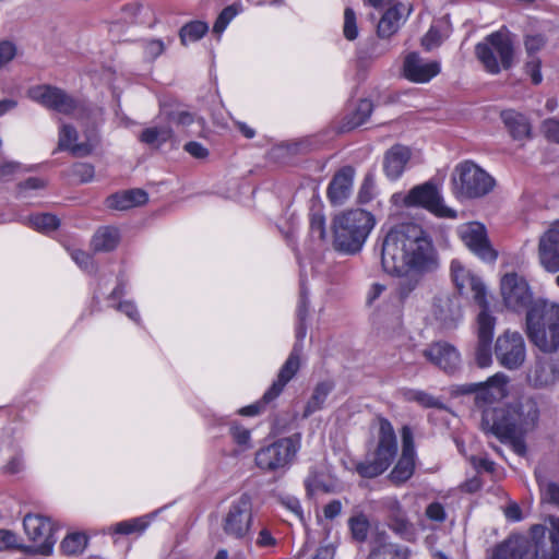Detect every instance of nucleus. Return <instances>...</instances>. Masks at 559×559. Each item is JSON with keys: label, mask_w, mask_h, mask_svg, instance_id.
Instances as JSON below:
<instances>
[{"label": "nucleus", "mask_w": 559, "mask_h": 559, "mask_svg": "<svg viewBox=\"0 0 559 559\" xmlns=\"http://www.w3.org/2000/svg\"><path fill=\"white\" fill-rule=\"evenodd\" d=\"M526 334L544 353L559 348V305L536 300L526 313Z\"/></svg>", "instance_id": "4"}, {"label": "nucleus", "mask_w": 559, "mask_h": 559, "mask_svg": "<svg viewBox=\"0 0 559 559\" xmlns=\"http://www.w3.org/2000/svg\"><path fill=\"white\" fill-rule=\"evenodd\" d=\"M401 4L389 8L380 19L377 27L378 36L388 38L395 34L401 25L406 21L407 16H402L400 11Z\"/></svg>", "instance_id": "32"}, {"label": "nucleus", "mask_w": 559, "mask_h": 559, "mask_svg": "<svg viewBox=\"0 0 559 559\" xmlns=\"http://www.w3.org/2000/svg\"><path fill=\"white\" fill-rule=\"evenodd\" d=\"M23 526L35 552L49 555L57 542L51 521L41 515L27 514L23 520Z\"/></svg>", "instance_id": "13"}, {"label": "nucleus", "mask_w": 559, "mask_h": 559, "mask_svg": "<svg viewBox=\"0 0 559 559\" xmlns=\"http://www.w3.org/2000/svg\"><path fill=\"white\" fill-rule=\"evenodd\" d=\"M310 231L312 237L324 240L326 237L325 217L321 213H313L310 218Z\"/></svg>", "instance_id": "54"}, {"label": "nucleus", "mask_w": 559, "mask_h": 559, "mask_svg": "<svg viewBox=\"0 0 559 559\" xmlns=\"http://www.w3.org/2000/svg\"><path fill=\"white\" fill-rule=\"evenodd\" d=\"M28 96L40 105L63 115H73L83 109V104L68 95L61 88L50 85H38L29 88Z\"/></svg>", "instance_id": "12"}, {"label": "nucleus", "mask_w": 559, "mask_h": 559, "mask_svg": "<svg viewBox=\"0 0 559 559\" xmlns=\"http://www.w3.org/2000/svg\"><path fill=\"white\" fill-rule=\"evenodd\" d=\"M343 33L348 40H354L358 36L356 14L352 8H346L344 11Z\"/></svg>", "instance_id": "49"}, {"label": "nucleus", "mask_w": 559, "mask_h": 559, "mask_svg": "<svg viewBox=\"0 0 559 559\" xmlns=\"http://www.w3.org/2000/svg\"><path fill=\"white\" fill-rule=\"evenodd\" d=\"M147 526V523L142 519H133L130 521H122L115 525V533L117 534H131L134 532H143Z\"/></svg>", "instance_id": "51"}, {"label": "nucleus", "mask_w": 559, "mask_h": 559, "mask_svg": "<svg viewBox=\"0 0 559 559\" xmlns=\"http://www.w3.org/2000/svg\"><path fill=\"white\" fill-rule=\"evenodd\" d=\"M372 192L373 180L371 177L367 176L358 191V201L360 203H368L372 199Z\"/></svg>", "instance_id": "62"}, {"label": "nucleus", "mask_w": 559, "mask_h": 559, "mask_svg": "<svg viewBox=\"0 0 559 559\" xmlns=\"http://www.w3.org/2000/svg\"><path fill=\"white\" fill-rule=\"evenodd\" d=\"M401 396L406 402H415L426 408H444V404L440 399L423 390L405 388L401 390Z\"/></svg>", "instance_id": "37"}, {"label": "nucleus", "mask_w": 559, "mask_h": 559, "mask_svg": "<svg viewBox=\"0 0 559 559\" xmlns=\"http://www.w3.org/2000/svg\"><path fill=\"white\" fill-rule=\"evenodd\" d=\"M526 552L525 542L518 536H509L488 550L489 559H523Z\"/></svg>", "instance_id": "28"}, {"label": "nucleus", "mask_w": 559, "mask_h": 559, "mask_svg": "<svg viewBox=\"0 0 559 559\" xmlns=\"http://www.w3.org/2000/svg\"><path fill=\"white\" fill-rule=\"evenodd\" d=\"M185 151L195 158H205L209 155V151L201 143L191 141L185 144Z\"/></svg>", "instance_id": "63"}, {"label": "nucleus", "mask_w": 559, "mask_h": 559, "mask_svg": "<svg viewBox=\"0 0 559 559\" xmlns=\"http://www.w3.org/2000/svg\"><path fill=\"white\" fill-rule=\"evenodd\" d=\"M374 224L373 215L361 209L340 213L332 224L334 248L347 254L359 252Z\"/></svg>", "instance_id": "3"}, {"label": "nucleus", "mask_w": 559, "mask_h": 559, "mask_svg": "<svg viewBox=\"0 0 559 559\" xmlns=\"http://www.w3.org/2000/svg\"><path fill=\"white\" fill-rule=\"evenodd\" d=\"M21 169V164L7 162L0 165V179L9 180Z\"/></svg>", "instance_id": "64"}, {"label": "nucleus", "mask_w": 559, "mask_h": 559, "mask_svg": "<svg viewBox=\"0 0 559 559\" xmlns=\"http://www.w3.org/2000/svg\"><path fill=\"white\" fill-rule=\"evenodd\" d=\"M373 110V105L369 99H360L353 110H350L343 121L342 129L348 131L360 127L370 117Z\"/></svg>", "instance_id": "34"}, {"label": "nucleus", "mask_w": 559, "mask_h": 559, "mask_svg": "<svg viewBox=\"0 0 559 559\" xmlns=\"http://www.w3.org/2000/svg\"><path fill=\"white\" fill-rule=\"evenodd\" d=\"M354 168L345 166L332 178L328 187V198L334 205H342L352 194Z\"/></svg>", "instance_id": "24"}, {"label": "nucleus", "mask_w": 559, "mask_h": 559, "mask_svg": "<svg viewBox=\"0 0 559 559\" xmlns=\"http://www.w3.org/2000/svg\"><path fill=\"white\" fill-rule=\"evenodd\" d=\"M166 118L169 122L175 123L177 126H190L194 121V116L182 109H174V110H167L163 109Z\"/></svg>", "instance_id": "50"}, {"label": "nucleus", "mask_w": 559, "mask_h": 559, "mask_svg": "<svg viewBox=\"0 0 559 559\" xmlns=\"http://www.w3.org/2000/svg\"><path fill=\"white\" fill-rule=\"evenodd\" d=\"M500 289L506 307L521 311L532 304V293L524 277L508 273L501 278Z\"/></svg>", "instance_id": "15"}, {"label": "nucleus", "mask_w": 559, "mask_h": 559, "mask_svg": "<svg viewBox=\"0 0 559 559\" xmlns=\"http://www.w3.org/2000/svg\"><path fill=\"white\" fill-rule=\"evenodd\" d=\"M386 509L389 511V527L401 537L408 538L412 535L413 525L408 521L400 501L389 499L386 501Z\"/></svg>", "instance_id": "29"}, {"label": "nucleus", "mask_w": 559, "mask_h": 559, "mask_svg": "<svg viewBox=\"0 0 559 559\" xmlns=\"http://www.w3.org/2000/svg\"><path fill=\"white\" fill-rule=\"evenodd\" d=\"M406 206H420L441 218H456L455 210L444 204L441 191L432 181L415 186L404 198Z\"/></svg>", "instance_id": "10"}, {"label": "nucleus", "mask_w": 559, "mask_h": 559, "mask_svg": "<svg viewBox=\"0 0 559 559\" xmlns=\"http://www.w3.org/2000/svg\"><path fill=\"white\" fill-rule=\"evenodd\" d=\"M539 407L535 399L522 396L502 407L485 406L480 428L503 443H511L519 454L525 453L524 438L538 424Z\"/></svg>", "instance_id": "2"}, {"label": "nucleus", "mask_w": 559, "mask_h": 559, "mask_svg": "<svg viewBox=\"0 0 559 559\" xmlns=\"http://www.w3.org/2000/svg\"><path fill=\"white\" fill-rule=\"evenodd\" d=\"M496 187L495 178L473 160L459 163L451 175V191L459 201L488 195Z\"/></svg>", "instance_id": "5"}, {"label": "nucleus", "mask_w": 559, "mask_h": 559, "mask_svg": "<svg viewBox=\"0 0 559 559\" xmlns=\"http://www.w3.org/2000/svg\"><path fill=\"white\" fill-rule=\"evenodd\" d=\"M238 13L239 10L236 4H230L224 8L213 25V33L219 37Z\"/></svg>", "instance_id": "45"}, {"label": "nucleus", "mask_w": 559, "mask_h": 559, "mask_svg": "<svg viewBox=\"0 0 559 559\" xmlns=\"http://www.w3.org/2000/svg\"><path fill=\"white\" fill-rule=\"evenodd\" d=\"M501 119L514 140L530 136L531 124L524 115L514 110H504L501 112Z\"/></svg>", "instance_id": "31"}, {"label": "nucleus", "mask_w": 559, "mask_h": 559, "mask_svg": "<svg viewBox=\"0 0 559 559\" xmlns=\"http://www.w3.org/2000/svg\"><path fill=\"white\" fill-rule=\"evenodd\" d=\"M171 43L168 40L165 43L162 39H145L140 43L142 59L146 62H152L164 53L167 46Z\"/></svg>", "instance_id": "41"}, {"label": "nucleus", "mask_w": 559, "mask_h": 559, "mask_svg": "<svg viewBox=\"0 0 559 559\" xmlns=\"http://www.w3.org/2000/svg\"><path fill=\"white\" fill-rule=\"evenodd\" d=\"M545 136L559 144V120L555 118L546 119L542 124Z\"/></svg>", "instance_id": "57"}, {"label": "nucleus", "mask_w": 559, "mask_h": 559, "mask_svg": "<svg viewBox=\"0 0 559 559\" xmlns=\"http://www.w3.org/2000/svg\"><path fill=\"white\" fill-rule=\"evenodd\" d=\"M348 524L354 539L357 542H365L367 539L369 521L364 514L350 518Z\"/></svg>", "instance_id": "47"}, {"label": "nucleus", "mask_w": 559, "mask_h": 559, "mask_svg": "<svg viewBox=\"0 0 559 559\" xmlns=\"http://www.w3.org/2000/svg\"><path fill=\"white\" fill-rule=\"evenodd\" d=\"M546 44V39L544 36L537 35H527L524 40L525 50L531 58L528 61L530 70H539L540 62L535 58V55L540 51Z\"/></svg>", "instance_id": "42"}, {"label": "nucleus", "mask_w": 559, "mask_h": 559, "mask_svg": "<svg viewBox=\"0 0 559 559\" xmlns=\"http://www.w3.org/2000/svg\"><path fill=\"white\" fill-rule=\"evenodd\" d=\"M397 453L396 436L391 423L381 418L379 421V440L372 459L359 462L357 473L366 478H373L384 473Z\"/></svg>", "instance_id": "6"}, {"label": "nucleus", "mask_w": 559, "mask_h": 559, "mask_svg": "<svg viewBox=\"0 0 559 559\" xmlns=\"http://www.w3.org/2000/svg\"><path fill=\"white\" fill-rule=\"evenodd\" d=\"M508 378L503 373H496L486 382L469 383L461 386L464 394L476 393L478 406H485L507 395Z\"/></svg>", "instance_id": "16"}, {"label": "nucleus", "mask_w": 559, "mask_h": 559, "mask_svg": "<svg viewBox=\"0 0 559 559\" xmlns=\"http://www.w3.org/2000/svg\"><path fill=\"white\" fill-rule=\"evenodd\" d=\"M433 314L444 326H454L462 318L459 298L448 294H440L433 301Z\"/></svg>", "instance_id": "25"}, {"label": "nucleus", "mask_w": 559, "mask_h": 559, "mask_svg": "<svg viewBox=\"0 0 559 559\" xmlns=\"http://www.w3.org/2000/svg\"><path fill=\"white\" fill-rule=\"evenodd\" d=\"M15 55L16 46L12 41H0V68L7 66Z\"/></svg>", "instance_id": "58"}, {"label": "nucleus", "mask_w": 559, "mask_h": 559, "mask_svg": "<svg viewBox=\"0 0 559 559\" xmlns=\"http://www.w3.org/2000/svg\"><path fill=\"white\" fill-rule=\"evenodd\" d=\"M86 544L87 538L85 535L73 533L61 542V549L67 555H78L84 550Z\"/></svg>", "instance_id": "44"}, {"label": "nucleus", "mask_w": 559, "mask_h": 559, "mask_svg": "<svg viewBox=\"0 0 559 559\" xmlns=\"http://www.w3.org/2000/svg\"><path fill=\"white\" fill-rule=\"evenodd\" d=\"M438 72H400V78L412 83H428Z\"/></svg>", "instance_id": "60"}, {"label": "nucleus", "mask_w": 559, "mask_h": 559, "mask_svg": "<svg viewBox=\"0 0 559 559\" xmlns=\"http://www.w3.org/2000/svg\"><path fill=\"white\" fill-rule=\"evenodd\" d=\"M381 263L383 270L402 276L396 297L404 301L417 287L418 274L432 272L438 267V257L432 241L417 224H402L385 236Z\"/></svg>", "instance_id": "1"}, {"label": "nucleus", "mask_w": 559, "mask_h": 559, "mask_svg": "<svg viewBox=\"0 0 559 559\" xmlns=\"http://www.w3.org/2000/svg\"><path fill=\"white\" fill-rule=\"evenodd\" d=\"M493 354L503 368L508 370L521 368L526 359V346L522 334L506 330L497 337Z\"/></svg>", "instance_id": "11"}, {"label": "nucleus", "mask_w": 559, "mask_h": 559, "mask_svg": "<svg viewBox=\"0 0 559 559\" xmlns=\"http://www.w3.org/2000/svg\"><path fill=\"white\" fill-rule=\"evenodd\" d=\"M173 135V130L169 126H156L144 129L139 139L150 146L159 147L171 140Z\"/></svg>", "instance_id": "38"}, {"label": "nucleus", "mask_w": 559, "mask_h": 559, "mask_svg": "<svg viewBox=\"0 0 559 559\" xmlns=\"http://www.w3.org/2000/svg\"><path fill=\"white\" fill-rule=\"evenodd\" d=\"M301 447V435L294 433L261 448L255 453L257 466L265 472L285 471L294 462Z\"/></svg>", "instance_id": "7"}, {"label": "nucleus", "mask_w": 559, "mask_h": 559, "mask_svg": "<svg viewBox=\"0 0 559 559\" xmlns=\"http://www.w3.org/2000/svg\"><path fill=\"white\" fill-rule=\"evenodd\" d=\"M411 549L393 543L385 532L377 534L370 543L368 559H409Z\"/></svg>", "instance_id": "22"}, {"label": "nucleus", "mask_w": 559, "mask_h": 559, "mask_svg": "<svg viewBox=\"0 0 559 559\" xmlns=\"http://www.w3.org/2000/svg\"><path fill=\"white\" fill-rule=\"evenodd\" d=\"M300 346L296 344L287 360L282 366L277 379L264 393L265 401H274L284 390L285 385L295 377L300 367Z\"/></svg>", "instance_id": "23"}, {"label": "nucleus", "mask_w": 559, "mask_h": 559, "mask_svg": "<svg viewBox=\"0 0 559 559\" xmlns=\"http://www.w3.org/2000/svg\"><path fill=\"white\" fill-rule=\"evenodd\" d=\"M475 53L488 70H498L500 66L504 69L511 68L514 48L510 34L502 29L489 34L476 45Z\"/></svg>", "instance_id": "8"}, {"label": "nucleus", "mask_w": 559, "mask_h": 559, "mask_svg": "<svg viewBox=\"0 0 559 559\" xmlns=\"http://www.w3.org/2000/svg\"><path fill=\"white\" fill-rule=\"evenodd\" d=\"M402 435V454L396 465L390 473V478L395 484L408 480L415 471V444L413 431L408 426H404Z\"/></svg>", "instance_id": "18"}, {"label": "nucleus", "mask_w": 559, "mask_h": 559, "mask_svg": "<svg viewBox=\"0 0 559 559\" xmlns=\"http://www.w3.org/2000/svg\"><path fill=\"white\" fill-rule=\"evenodd\" d=\"M76 129L68 123H63L59 130L58 148L69 151L73 156L82 157L90 155L97 144L95 136H87L86 141L78 143Z\"/></svg>", "instance_id": "21"}, {"label": "nucleus", "mask_w": 559, "mask_h": 559, "mask_svg": "<svg viewBox=\"0 0 559 559\" xmlns=\"http://www.w3.org/2000/svg\"><path fill=\"white\" fill-rule=\"evenodd\" d=\"M453 282L461 295L472 293L473 299L479 305L486 304V287L483 281L473 274L457 260L451 262Z\"/></svg>", "instance_id": "17"}, {"label": "nucleus", "mask_w": 559, "mask_h": 559, "mask_svg": "<svg viewBox=\"0 0 559 559\" xmlns=\"http://www.w3.org/2000/svg\"><path fill=\"white\" fill-rule=\"evenodd\" d=\"M475 358L480 368L489 367L492 362L491 343L478 342Z\"/></svg>", "instance_id": "53"}, {"label": "nucleus", "mask_w": 559, "mask_h": 559, "mask_svg": "<svg viewBox=\"0 0 559 559\" xmlns=\"http://www.w3.org/2000/svg\"><path fill=\"white\" fill-rule=\"evenodd\" d=\"M440 63L438 61L423 62L417 52H409L404 59L403 69L405 71L414 70H439Z\"/></svg>", "instance_id": "46"}, {"label": "nucleus", "mask_w": 559, "mask_h": 559, "mask_svg": "<svg viewBox=\"0 0 559 559\" xmlns=\"http://www.w3.org/2000/svg\"><path fill=\"white\" fill-rule=\"evenodd\" d=\"M71 175L80 182H90L95 175L94 166L87 163H75L71 167Z\"/></svg>", "instance_id": "52"}, {"label": "nucleus", "mask_w": 559, "mask_h": 559, "mask_svg": "<svg viewBox=\"0 0 559 559\" xmlns=\"http://www.w3.org/2000/svg\"><path fill=\"white\" fill-rule=\"evenodd\" d=\"M533 559H559V546L556 539L551 538V533L549 534L548 545H536Z\"/></svg>", "instance_id": "48"}, {"label": "nucleus", "mask_w": 559, "mask_h": 559, "mask_svg": "<svg viewBox=\"0 0 559 559\" xmlns=\"http://www.w3.org/2000/svg\"><path fill=\"white\" fill-rule=\"evenodd\" d=\"M120 241V235L117 228L111 226L100 227L92 239V247L94 251H111Z\"/></svg>", "instance_id": "35"}, {"label": "nucleus", "mask_w": 559, "mask_h": 559, "mask_svg": "<svg viewBox=\"0 0 559 559\" xmlns=\"http://www.w3.org/2000/svg\"><path fill=\"white\" fill-rule=\"evenodd\" d=\"M442 43V36L438 28L431 26L421 39V45L426 50H432Z\"/></svg>", "instance_id": "56"}, {"label": "nucleus", "mask_w": 559, "mask_h": 559, "mask_svg": "<svg viewBox=\"0 0 559 559\" xmlns=\"http://www.w3.org/2000/svg\"><path fill=\"white\" fill-rule=\"evenodd\" d=\"M332 390H333V384L331 382H329V381L319 382L314 386L313 392L305 406L302 417L308 418L313 413L322 409L323 404Z\"/></svg>", "instance_id": "36"}, {"label": "nucleus", "mask_w": 559, "mask_h": 559, "mask_svg": "<svg viewBox=\"0 0 559 559\" xmlns=\"http://www.w3.org/2000/svg\"><path fill=\"white\" fill-rule=\"evenodd\" d=\"M527 383L535 389L554 384L558 378L554 365L546 357H536L526 374Z\"/></svg>", "instance_id": "27"}, {"label": "nucleus", "mask_w": 559, "mask_h": 559, "mask_svg": "<svg viewBox=\"0 0 559 559\" xmlns=\"http://www.w3.org/2000/svg\"><path fill=\"white\" fill-rule=\"evenodd\" d=\"M412 157L409 147L395 144L384 154L383 170L390 180L399 179Z\"/></svg>", "instance_id": "26"}, {"label": "nucleus", "mask_w": 559, "mask_h": 559, "mask_svg": "<svg viewBox=\"0 0 559 559\" xmlns=\"http://www.w3.org/2000/svg\"><path fill=\"white\" fill-rule=\"evenodd\" d=\"M123 13L131 22L152 26L157 17L155 10L150 4L133 2L123 7Z\"/></svg>", "instance_id": "33"}, {"label": "nucleus", "mask_w": 559, "mask_h": 559, "mask_svg": "<svg viewBox=\"0 0 559 559\" xmlns=\"http://www.w3.org/2000/svg\"><path fill=\"white\" fill-rule=\"evenodd\" d=\"M457 233L464 245L478 258L492 262L497 252L491 247L486 227L479 222H469L461 225Z\"/></svg>", "instance_id": "14"}, {"label": "nucleus", "mask_w": 559, "mask_h": 559, "mask_svg": "<svg viewBox=\"0 0 559 559\" xmlns=\"http://www.w3.org/2000/svg\"><path fill=\"white\" fill-rule=\"evenodd\" d=\"M29 225L41 233H50L59 227L60 221L52 214H38L29 217Z\"/></svg>", "instance_id": "43"}, {"label": "nucleus", "mask_w": 559, "mask_h": 559, "mask_svg": "<svg viewBox=\"0 0 559 559\" xmlns=\"http://www.w3.org/2000/svg\"><path fill=\"white\" fill-rule=\"evenodd\" d=\"M148 195L142 189H131L115 193L107 198L109 209L124 211L134 206L143 205L147 202Z\"/></svg>", "instance_id": "30"}, {"label": "nucleus", "mask_w": 559, "mask_h": 559, "mask_svg": "<svg viewBox=\"0 0 559 559\" xmlns=\"http://www.w3.org/2000/svg\"><path fill=\"white\" fill-rule=\"evenodd\" d=\"M483 309L477 316V337L478 342L492 343L496 318L488 312V302L480 306Z\"/></svg>", "instance_id": "39"}, {"label": "nucleus", "mask_w": 559, "mask_h": 559, "mask_svg": "<svg viewBox=\"0 0 559 559\" xmlns=\"http://www.w3.org/2000/svg\"><path fill=\"white\" fill-rule=\"evenodd\" d=\"M426 515L431 521L443 522L447 518L445 510L440 502H432L426 509Z\"/></svg>", "instance_id": "61"}, {"label": "nucleus", "mask_w": 559, "mask_h": 559, "mask_svg": "<svg viewBox=\"0 0 559 559\" xmlns=\"http://www.w3.org/2000/svg\"><path fill=\"white\" fill-rule=\"evenodd\" d=\"M538 254L542 265L548 272L559 271V222L539 238Z\"/></svg>", "instance_id": "20"}, {"label": "nucleus", "mask_w": 559, "mask_h": 559, "mask_svg": "<svg viewBox=\"0 0 559 559\" xmlns=\"http://www.w3.org/2000/svg\"><path fill=\"white\" fill-rule=\"evenodd\" d=\"M71 258L85 272L94 273L96 271L94 261L88 253L79 249H74L71 251Z\"/></svg>", "instance_id": "55"}, {"label": "nucleus", "mask_w": 559, "mask_h": 559, "mask_svg": "<svg viewBox=\"0 0 559 559\" xmlns=\"http://www.w3.org/2000/svg\"><path fill=\"white\" fill-rule=\"evenodd\" d=\"M423 356L433 366L445 373L452 374L461 366V356L457 349L447 342H435L423 350Z\"/></svg>", "instance_id": "19"}, {"label": "nucleus", "mask_w": 559, "mask_h": 559, "mask_svg": "<svg viewBox=\"0 0 559 559\" xmlns=\"http://www.w3.org/2000/svg\"><path fill=\"white\" fill-rule=\"evenodd\" d=\"M252 522L253 500L250 493L243 492L230 502L222 527L228 537L246 542L250 539Z\"/></svg>", "instance_id": "9"}, {"label": "nucleus", "mask_w": 559, "mask_h": 559, "mask_svg": "<svg viewBox=\"0 0 559 559\" xmlns=\"http://www.w3.org/2000/svg\"><path fill=\"white\" fill-rule=\"evenodd\" d=\"M229 431L236 443L239 445H249L251 435L248 429L242 426L233 424L229 428Z\"/></svg>", "instance_id": "59"}, {"label": "nucleus", "mask_w": 559, "mask_h": 559, "mask_svg": "<svg viewBox=\"0 0 559 559\" xmlns=\"http://www.w3.org/2000/svg\"><path fill=\"white\" fill-rule=\"evenodd\" d=\"M209 32V24L204 21L195 20L186 23L179 31V37L182 45L200 40Z\"/></svg>", "instance_id": "40"}]
</instances>
